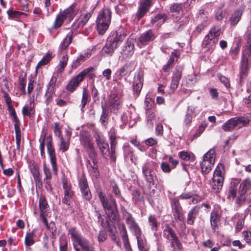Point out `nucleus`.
Instances as JSON below:
<instances>
[{"label": "nucleus", "mask_w": 251, "mask_h": 251, "mask_svg": "<svg viewBox=\"0 0 251 251\" xmlns=\"http://www.w3.org/2000/svg\"><path fill=\"white\" fill-rule=\"evenodd\" d=\"M117 48L116 44L113 43L111 40H110L108 38L105 45L102 49V51L105 54L111 56Z\"/></svg>", "instance_id": "nucleus-31"}, {"label": "nucleus", "mask_w": 251, "mask_h": 251, "mask_svg": "<svg viewBox=\"0 0 251 251\" xmlns=\"http://www.w3.org/2000/svg\"><path fill=\"white\" fill-rule=\"evenodd\" d=\"M250 121L247 117H236L227 121L223 125L222 128L225 131H231L247 126Z\"/></svg>", "instance_id": "nucleus-6"}, {"label": "nucleus", "mask_w": 251, "mask_h": 251, "mask_svg": "<svg viewBox=\"0 0 251 251\" xmlns=\"http://www.w3.org/2000/svg\"><path fill=\"white\" fill-rule=\"evenodd\" d=\"M72 32H69L66 37L61 42L59 47L60 51H63L68 48L72 41Z\"/></svg>", "instance_id": "nucleus-35"}, {"label": "nucleus", "mask_w": 251, "mask_h": 251, "mask_svg": "<svg viewBox=\"0 0 251 251\" xmlns=\"http://www.w3.org/2000/svg\"><path fill=\"white\" fill-rule=\"evenodd\" d=\"M178 156L180 158L185 161L193 162L195 160V156L191 152L187 151H181L178 153Z\"/></svg>", "instance_id": "nucleus-36"}, {"label": "nucleus", "mask_w": 251, "mask_h": 251, "mask_svg": "<svg viewBox=\"0 0 251 251\" xmlns=\"http://www.w3.org/2000/svg\"><path fill=\"white\" fill-rule=\"evenodd\" d=\"M76 6V4L74 3L68 8L57 15L52 28L53 29L58 28L62 25L65 21H67V22H70L72 21L77 12Z\"/></svg>", "instance_id": "nucleus-4"}, {"label": "nucleus", "mask_w": 251, "mask_h": 251, "mask_svg": "<svg viewBox=\"0 0 251 251\" xmlns=\"http://www.w3.org/2000/svg\"><path fill=\"white\" fill-rule=\"evenodd\" d=\"M7 13L8 16L11 18H19L22 15L24 14L22 12L14 11L12 10H8L7 11Z\"/></svg>", "instance_id": "nucleus-57"}, {"label": "nucleus", "mask_w": 251, "mask_h": 251, "mask_svg": "<svg viewBox=\"0 0 251 251\" xmlns=\"http://www.w3.org/2000/svg\"><path fill=\"white\" fill-rule=\"evenodd\" d=\"M244 240L249 244H251V232L249 231H244L242 232Z\"/></svg>", "instance_id": "nucleus-62"}, {"label": "nucleus", "mask_w": 251, "mask_h": 251, "mask_svg": "<svg viewBox=\"0 0 251 251\" xmlns=\"http://www.w3.org/2000/svg\"><path fill=\"white\" fill-rule=\"evenodd\" d=\"M231 186L229 188L227 198L230 200H233L237 194V185L235 183H231Z\"/></svg>", "instance_id": "nucleus-42"}, {"label": "nucleus", "mask_w": 251, "mask_h": 251, "mask_svg": "<svg viewBox=\"0 0 251 251\" xmlns=\"http://www.w3.org/2000/svg\"><path fill=\"white\" fill-rule=\"evenodd\" d=\"M51 59V56L50 55H46L44 56L41 60L38 63L37 67L45 65L47 64Z\"/></svg>", "instance_id": "nucleus-63"}, {"label": "nucleus", "mask_w": 251, "mask_h": 251, "mask_svg": "<svg viewBox=\"0 0 251 251\" xmlns=\"http://www.w3.org/2000/svg\"><path fill=\"white\" fill-rule=\"evenodd\" d=\"M207 125L208 123L206 121L202 122L197 130L195 136H199L204 131L205 128L207 126Z\"/></svg>", "instance_id": "nucleus-55"}, {"label": "nucleus", "mask_w": 251, "mask_h": 251, "mask_svg": "<svg viewBox=\"0 0 251 251\" xmlns=\"http://www.w3.org/2000/svg\"><path fill=\"white\" fill-rule=\"evenodd\" d=\"M220 220V217L215 211H212L210 215V223L212 229L215 231L217 228V224Z\"/></svg>", "instance_id": "nucleus-37"}, {"label": "nucleus", "mask_w": 251, "mask_h": 251, "mask_svg": "<svg viewBox=\"0 0 251 251\" xmlns=\"http://www.w3.org/2000/svg\"><path fill=\"white\" fill-rule=\"evenodd\" d=\"M92 16L91 12H84L81 14L76 23H74L75 25L76 24V27L82 28L88 21Z\"/></svg>", "instance_id": "nucleus-29"}, {"label": "nucleus", "mask_w": 251, "mask_h": 251, "mask_svg": "<svg viewBox=\"0 0 251 251\" xmlns=\"http://www.w3.org/2000/svg\"><path fill=\"white\" fill-rule=\"evenodd\" d=\"M126 31L122 29L119 31H116L112 34V35L108 37L110 40H111L113 43L116 44V46L118 47L120 43L123 41V40L126 37Z\"/></svg>", "instance_id": "nucleus-25"}, {"label": "nucleus", "mask_w": 251, "mask_h": 251, "mask_svg": "<svg viewBox=\"0 0 251 251\" xmlns=\"http://www.w3.org/2000/svg\"><path fill=\"white\" fill-rule=\"evenodd\" d=\"M221 33V28L219 26H214L210 30L208 35L213 38H218Z\"/></svg>", "instance_id": "nucleus-45"}, {"label": "nucleus", "mask_w": 251, "mask_h": 251, "mask_svg": "<svg viewBox=\"0 0 251 251\" xmlns=\"http://www.w3.org/2000/svg\"><path fill=\"white\" fill-rule=\"evenodd\" d=\"M99 198L106 214L109 217L110 220L116 221L118 218V215L116 209L115 200L112 198H110L109 200H108L105 195L102 192H99Z\"/></svg>", "instance_id": "nucleus-3"}, {"label": "nucleus", "mask_w": 251, "mask_h": 251, "mask_svg": "<svg viewBox=\"0 0 251 251\" xmlns=\"http://www.w3.org/2000/svg\"><path fill=\"white\" fill-rule=\"evenodd\" d=\"M40 217L42 220L44 225L49 228L48 222L46 219L49 214V206L45 197L41 196L39 200Z\"/></svg>", "instance_id": "nucleus-12"}, {"label": "nucleus", "mask_w": 251, "mask_h": 251, "mask_svg": "<svg viewBox=\"0 0 251 251\" xmlns=\"http://www.w3.org/2000/svg\"><path fill=\"white\" fill-rule=\"evenodd\" d=\"M60 144L59 145V149L62 152H65L67 151L70 145V138L61 137L60 139Z\"/></svg>", "instance_id": "nucleus-38"}, {"label": "nucleus", "mask_w": 251, "mask_h": 251, "mask_svg": "<svg viewBox=\"0 0 251 251\" xmlns=\"http://www.w3.org/2000/svg\"><path fill=\"white\" fill-rule=\"evenodd\" d=\"M174 219L176 221L182 222L184 220V217L182 212V210L178 211L172 212Z\"/></svg>", "instance_id": "nucleus-54"}, {"label": "nucleus", "mask_w": 251, "mask_h": 251, "mask_svg": "<svg viewBox=\"0 0 251 251\" xmlns=\"http://www.w3.org/2000/svg\"><path fill=\"white\" fill-rule=\"evenodd\" d=\"M96 141L97 145L99 147L100 150L103 155V156L107 159L108 157L112 160L110 157L111 151H109V146L107 142H106L104 137L99 134H97L95 135Z\"/></svg>", "instance_id": "nucleus-13"}, {"label": "nucleus", "mask_w": 251, "mask_h": 251, "mask_svg": "<svg viewBox=\"0 0 251 251\" xmlns=\"http://www.w3.org/2000/svg\"><path fill=\"white\" fill-rule=\"evenodd\" d=\"M142 174L148 183L150 184L153 183L155 175L149 162H146L143 165Z\"/></svg>", "instance_id": "nucleus-16"}, {"label": "nucleus", "mask_w": 251, "mask_h": 251, "mask_svg": "<svg viewBox=\"0 0 251 251\" xmlns=\"http://www.w3.org/2000/svg\"><path fill=\"white\" fill-rule=\"evenodd\" d=\"M224 172L223 164H219L214 171L211 184L212 188L216 193L220 192L223 187Z\"/></svg>", "instance_id": "nucleus-8"}, {"label": "nucleus", "mask_w": 251, "mask_h": 251, "mask_svg": "<svg viewBox=\"0 0 251 251\" xmlns=\"http://www.w3.org/2000/svg\"><path fill=\"white\" fill-rule=\"evenodd\" d=\"M151 1L152 0H144L143 2L141 3L137 14V17L138 20L142 18L146 13L151 4Z\"/></svg>", "instance_id": "nucleus-28"}, {"label": "nucleus", "mask_w": 251, "mask_h": 251, "mask_svg": "<svg viewBox=\"0 0 251 251\" xmlns=\"http://www.w3.org/2000/svg\"><path fill=\"white\" fill-rule=\"evenodd\" d=\"M163 237L171 243V247L174 249L180 250L182 245L179 241L175 231L169 226H167L163 230Z\"/></svg>", "instance_id": "nucleus-10"}, {"label": "nucleus", "mask_w": 251, "mask_h": 251, "mask_svg": "<svg viewBox=\"0 0 251 251\" xmlns=\"http://www.w3.org/2000/svg\"><path fill=\"white\" fill-rule=\"evenodd\" d=\"M201 111V109L198 106L191 105L188 106L186 113L189 114L193 117H195L200 113Z\"/></svg>", "instance_id": "nucleus-41"}, {"label": "nucleus", "mask_w": 251, "mask_h": 251, "mask_svg": "<svg viewBox=\"0 0 251 251\" xmlns=\"http://www.w3.org/2000/svg\"><path fill=\"white\" fill-rule=\"evenodd\" d=\"M181 77V71L179 68H176L173 74L170 88L175 91L178 87L179 82Z\"/></svg>", "instance_id": "nucleus-26"}, {"label": "nucleus", "mask_w": 251, "mask_h": 251, "mask_svg": "<svg viewBox=\"0 0 251 251\" xmlns=\"http://www.w3.org/2000/svg\"><path fill=\"white\" fill-rule=\"evenodd\" d=\"M79 186L81 192L89 188L87 180L84 178H81L79 181Z\"/></svg>", "instance_id": "nucleus-60"}, {"label": "nucleus", "mask_w": 251, "mask_h": 251, "mask_svg": "<svg viewBox=\"0 0 251 251\" xmlns=\"http://www.w3.org/2000/svg\"><path fill=\"white\" fill-rule=\"evenodd\" d=\"M218 41V38H213L208 34L205 36L202 42V46L206 50H213Z\"/></svg>", "instance_id": "nucleus-27"}, {"label": "nucleus", "mask_w": 251, "mask_h": 251, "mask_svg": "<svg viewBox=\"0 0 251 251\" xmlns=\"http://www.w3.org/2000/svg\"><path fill=\"white\" fill-rule=\"evenodd\" d=\"M68 61V57L67 55H64L61 57V59H60L58 64L59 68L57 70L58 73L61 74L63 72L65 68L66 67Z\"/></svg>", "instance_id": "nucleus-40"}, {"label": "nucleus", "mask_w": 251, "mask_h": 251, "mask_svg": "<svg viewBox=\"0 0 251 251\" xmlns=\"http://www.w3.org/2000/svg\"><path fill=\"white\" fill-rule=\"evenodd\" d=\"M251 180L249 178L244 179L239 186V194L245 195L246 192L251 189Z\"/></svg>", "instance_id": "nucleus-32"}, {"label": "nucleus", "mask_w": 251, "mask_h": 251, "mask_svg": "<svg viewBox=\"0 0 251 251\" xmlns=\"http://www.w3.org/2000/svg\"><path fill=\"white\" fill-rule=\"evenodd\" d=\"M124 156L126 158H129V156L133 154V151L128 145H125L124 147Z\"/></svg>", "instance_id": "nucleus-59"}, {"label": "nucleus", "mask_w": 251, "mask_h": 251, "mask_svg": "<svg viewBox=\"0 0 251 251\" xmlns=\"http://www.w3.org/2000/svg\"><path fill=\"white\" fill-rule=\"evenodd\" d=\"M134 40L128 38L125 45L122 47V53L126 57L132 56L134 52Z\"/></svg>", "instance_id": "nucleus-22"}, {"label": "nucleus", "mask_w": 251, "mask_h": 251, "mask_svg": "<svg viewBox=\"0 0 251 251\" xmlns=\"http://www.w3.org/2000/svg\"><path fill=\"white\" fill-rule=\"evenodd\" d=\"M56 79L52 77L47 85L45 99L46 103L48 104L52 100V95L54 92Z\"/></svg>", "instance_id": "nucleus-20"}, {"label": "nucleus", "mask_w": 251, "mask_h": 251, "mask_svg": "<svg viewBox=\"0 0 251 251\" xmlns=\"http://www.w3.org/2000/svg\"><path fill=\"white\" fill-rule=\"evenodd\" d=\"M81 145L87 150L92 151L93 150V143L90 136L81 135L80 138Z\"/></svg>", "instance_id": "nucleus-33"}, {"label": "nucleus", "mask_w": 251, "mask_h": 251, "mask_svg": "<svg viewBox=\"0 0 251 251\" xmlns=\"http://www.w3.org/2000/svg\"><path fill=\"white\" fill-rule=\"evenodd\" d=\"M122 99L120 95L112 93L108 98V104L111 111L116 113L122 106Z\"/></svg>", "instance_id": "nucleus-14"}, {"label": "nucleus", "mask_w": 251, "mask_h": 251, "mask_svg": "<svg viewBox=\"0 0 251 251\" xmlns=\"http://www.w3.org/2000/svg\"><path fill=\"white\" fill-rule=\"evenodd\" d=\"M245 8V5H241L231 14L229 19V22L231 26H235L239 22L244 11Z\"/></svg>", "instance_id": "nucleus-18"}, {"label": "nucleus", "mask_w": 251, "mask_h": 251, "mask_svg": "<svg viewBox=\"0 0 251 251\" xmlns=\"http://www.w3.org/2000/svg\"><path fill=\"white\" fill-rule=\"evenodd\" d=\"M216 157L215 151L214 149L209 150L203 156V159L201 163V167L203 174H208L213 167Z\"/></svg>", "instance_id": "nucleus-9"}, {"label": "nucleus", "mask_w": 251, "mask_h": 251, "mask_svg": "<svg viewBox=\"0 0 251 251\" xmlns=\"http://www.w3.org/2000/svg\"><path fill=\"white\" fill-rule=\"evenodd\" d=\"M111 11L108 8H104L98 16L96 23L99 33L103 34L108 29L111 22Z\"/></svg>", "instance_id": "nucleus-5"}, {"label": "nucleus", "mask_w": 251, "mask_h": 251, "mask_svg": "<svg viewBox=\"0 0 251 251\" xmlns=\"http://www.w3.org/2000/svg\"><path fill=\"white\" fill-rule=\"evenodd\" d=\"M143 85V75L142 73L135 74L133 82V89L137 96H138Z\"/></svg>", "instance_id": "nucleus-23"}, {"label": "nucleus", "mask_w": 251, "mask_h": 251, "mask_svg": "<svg viewBox=\"0 0 251 251\" xmlns=\"http://www.w3.org/2000/svg\"><path fill=\"white\" fill-rule=\"evenodd\" d=\"M92 50L87 49L84 52L81 53L78 57L82 60L83 62L88 59L92 54Z\"/></svg>", "instance_id": "nucleus-56"}, {"label": "nucleus", "mask_w": 251, "mask_h": 251, "mask_svg": "<svg viewBox=\"0 0 251 251\" xmlns=\"http://www.w3.org/2000/svg\"><path fill=\"white\" fill-rule=\"evenodd\" d=\"M200 209V207L197 205L193 207L189 211L187 218V223L188 224L192 225L194 223L195 220L199 213Z\"/></svg>", "instance_id": "nucleus-30"}, {"label": "nucleus", "mask_w": 251, "mask_h": 251, "mask_svg": "<svg viewBox=\"0 0 251 251\" xmlns=\"http://www.w3.org/2000/svg\"><path fill=\"white\" fill-rule=\"evenodd\" d=\"M90 100V97L86 91V90H84L83 91L82 97L81 101V104L80 106L81 107V110L83 111V108L85 107L86 104Z\"/></svg>", "instance_id": "nucleus-44"}, {"label": "nucleus", "mask_w": 251, "mask_h": 251, "mask_svg": "<svg viewBox=\"0 0 251 251\" xmlns=\"http://www.w3.org/2000/svg\"><path fill=\"white\" fill-rule=\"evenodd\" d=\"M155 38L154 33L151 30H149L143 33L139 38L137 46L142 48L149 42L153 41Z\"/></svg>", "instance_id": "nucleus-17"}, {"label": "nucleus", "mask_w": 251, "mask_h": 251, "mask_svg": "<svg viewBox=\"0 0 251 251\" xmlns=\"http://www.w3.org/2000/svg\"><path fill=\"white\" fill-rule=\"evenodd\" d=\"M149 222L150 226H151L152 230L156 231L157 229V224L155 217L151 215L149 217Z\"/></svg>", "instance_id": "nucleus-58"}, {"label": "nucleus", "mask_w": 251, "mask_h": 251, "mask_svg": "<svg viewBox=\"0 0 251 251\" xmlns=\"http://www.w3.org/2000/svg\"><path fill=\"white\" fill-rule=\"evenodd\" d=\"M182 9V4L175 3L171 5L170 10L172 12H179Z\"/></svg>", "instance_id": "nucleus-64"}, {"label": "nucleus", "mask_w": 251, "mask_h": 251, "mask_svg": "<svg viewBox=\"0 0 251 251\" xmlns=\"http://www.w3.org/2000/svg\"><path fill=\"white\" fill-rule=\"evenodd\" d=\"M109 139L110 141V149H111V154L110 157L113 161H115L116 156L115 155V149L117 145V142L116 141V130L112 127L110 129L108 133Z\"/></svg>", "instance_id": "nucleus-19"}, {"label": "nucleus", "mask_w": 251, "mask_h": 251, "mask_svg": "<svg viewBox=\"0 0 251 251\" xmlns=\"http://www.w3.org/2000/svg\"><path fill=\"white\" fill-rule=\"evenodd\" d=\"M138 248L139 251H149V248L147 246L146 242L145 239L137 241Z\"/></svg>", "instance_id": "nucleus-53"}, {"label": "nucleus", "mask_w": 251, "mask_h": 251, "mask_svg": "<svg viewBox=\"0 0 251 251\" xmlns=\"http://www.w3.org/2000/svg\"><path fill=\"white\" fill-rule=\"evenodd\" d=\"M94 70V68L92 67H90L88 68L84 69L82 72L86 71V73L82 74V80L83 79L84 76H87L89 79H93L95 76V74L93 73L92 72Z\"/></svg>", "instance_id": "nucleus-51"}, {"label": "nucleus", "mask_w": 251, "mask_h": 251, "mask_svg": "<svg viewBox=\"0 0 251 251\" xmlns=\"http://www.w3.org/2000/svg\"><path fill=\"white\" fill-rule=\"evenodd\" d=\"M147 116V123L148 125L152 126L153 125V120L155 118V110L146 111Z\"/></svg>", "instance_id": "nucleus-50"}, {"label": "nucleus", "mask_w": 251, "mask_h": 251, "mask_svg": "<svg viewBox=\"0 0 251 251\" xmlns=\"http://www.w3.org/2000/svg\"><path fill=\"white\" fill-rule=\"evenodd\" d=\"M145 106L146 111L150 110H154V101L150 98H146L145 102Z\"/></svg>", "instance_id": "nucleus-48"}, {"label": "nucleus", "mask_w": 251, "mask_h": 251, "mask_svg": "<svg viewBox=\"0 0 251 251\" xmlns=\"http://www.w3.org/2000/svg\"><path fill=\"white\" fill-rule=\"evenodd\" d=\"M43 171L45 176L44 180L47 184H49L51 179V175L50 168L46 165V163L43 164Z\"/></svg>", "instance_id": "nucleus-46"}, {"label": "nucleus", "mask_w": 251, "mask_h": 251, "mask_svg": "<svg viewBox=\"0 0 251 251\" xmlns=\"http://www.w3.org/2000/svg\"><path fill=\"white\" fill-rule=\"evenodd\" d=\"M33 108L32 106V102H30L29 105H25L22 109V113L24 116H29L33 112Z\"/></svg>", "instance_id": "nucleus-52"}, {"label": "nucleus", "mask_w": 251, "mask_h": 251, "mask_svg": "<svg viewBox=\"0 0 251 251\" xmlns=\"http://www.w3.org/2000/svg\"><path fill=\"white\" fill-rule=\"evenodd\" d=\"M85 73L86 71L81 72L71 79L66 86V90L70 92H74L78 86L80 82L82 81V74Z\"/></svg>", "instance_id": "nucleus-21"}, {"label": "nucleus", "mask_w": 251, "mask_h": 251, "mask_svg": "<svg viewBox=\"0 0 251 251\" xmlns=\"http://www.w3.org/2000/svg\"><path fill=\"white\" fill-rule=\"evenodd\" d=\"M34 230L31 232H28L26 233L25 237V244L26 246H30L32 245L34 241Z\"/></svg>", "instance_id": "nucleus-47"}, {"label": "nucleus", "mask_w": 251, "mask_h": 251, "mask_svg": "<svg viewBox=\"0 0 251 251\" xmlns=\"http://www.w3.org/2000/svg\"><path fill=\"white\" fill-rule=\"evenodd\" d=\"M40 142V150L42 158H45V152L44 151V147L45 142L48 149V153L50 157V162L51 165L53 173L55 175H57L58 169L56 164V158L55 153V150L52 144V138L50 136H48L46 138L45 135L43 136V138H40L39 140Z\"/></svg>", "instance_id": "nucleus-2"}, {"label": "nucleus", "mask_w": 251, "mask_h": 251, "mask_svg": "<svg viewBox=\"0 0 251 251\" xmlns=\"http://www.w3.org/2000/svg\"><path fill=\"white\" fill-rule=\"evenodd\" d=\"M121 119L124 125H126L128 121L130 124L134 125L136 123L138 119V115L135 111L131 112L130 111H127L123 113L121 115Z\"/></svg>", "instance_id": "nucleus-24"}, {"label": "nucleus", "mask_w": 251, "mask_h": 251, "mask_svg": "<svg viewBox=\"0 0 251 251\" xmlns=\"http://www.w3.org/2000/svg\"><path fill=\"white\" fill-rule=\"evenodd\" d=\"M247 45L244 47L240 67L239 76L241 80L246 76L249 70L251 62V30H248L245 34Z\"/></svg>", "instance_id": "nucleus-1"}, {"label": "nucleus", "mask_w": 251, "mask_h": 251, "mask_svg": "<svg viewBox=\"0 0 251 251\" xmlns=\"http://www.w3.org/2000/svg\"><path fill=\"white\" fill-rule=\"evenodd\" d=\"M129 229L131 233L136 237L137 241L144 239L141 230L138 224Z\"/></svg>", "instance_id": "nucleus-39"}, {"label": "nucleus", "mask_w": 251, "mask_h": 251, "mask_svg": "<svg viewBox=\"0 0 251 251\" xmlns=\"http://www.w3.org/2000/svg\"><path fill=\"white\" fill-rule=\"evenodd\" d=\"M68 234L71 236L72 240L77 243L83 251H95L89 241L83 237L75 228H70Z\"/></svg>", "instance_id": "nucleus-7"}, {"label": "nucleus", "mask_w": 251, "mask_h": 251, "mask_svg": "<svg viewBox=\"0 0 251 251\" xmlns=\"http://www.w3.org/2000/svg\"><path fill=\"white\" fill-rule=\"evenodd\" d=\"M19 125L20 122L19 123H15L14 127L16 133V140H21V133Z\"/></svg>", "instance_id": "nucleus-61"}, {"label": "nucleus", "mask_w": 251, "mask_h": 251, "mask_svg": "<svg viewBox=\"0 0 251 251\" xmlns=\"http://www.w3.org/2000/svg\"><path fill=\"white\" fill-rule=\"evenodd\" d=\"M135 67L136 64L134 61L127 62L116 71L115 73L116 79L121 80L124 77L128 76L135 70Z\"/></svg>", "instance_id": "nucleus-11"}, {"label": "nucleus", "mask_w": 251, "mask_h": 251, "mask_svg": "<svg viewBox=\"0 0 251 251\" xmlns=\"http://www.w3.org/2000/svg\"><path fill=\"white\" fill-rule=\"evenodd\" d=\"M62 186L64 191V197L62 199V202L67 205H69L71 200L74 195V192L72 190L71 184L68 182L65 179H63Z\"/></svg>", "instance_id": "nucleus-15"}, {"label": "nucleus", "mask_w": 251, "mask_h": 251, "mask_svg": "<svg viewBox=\"0 0 251 251\" xmlns=\"http://www.w3.org/2000/svg\"><path fill=\"white\" fill-rule=\"evenodd\" d=\"M123 216L129 229L131 228V227L138 224L136 222L134 218L132 217V215L127 212L126 210H125L123 212Z\"/></svg>", "instance_id": "nucleus-34"}, {"label": "nucleus", "mask_w": 251, "mask_h": 251, "mask_svg": "<svg viewBox=\"0 0 251 251\" xmlns=\"http://www.w3.org/2000/svg\"><path fill=\"white\" fill-rule=\"evenodd\" d=\"M171 207L172 212L181 210L182 207L180 206L178 200L176 199H172L171 201Z\"/></svg>", "instance_id": "nucleus-49"}, {"label": "nucleus", "mask_w": 251, "mask_h": 251, "mask_svg": "<svg viewBox=\"0 0 251 251\" xmlns=\"http://www.w3.org/2000/svg\"><path fill=\"white\" fill-rule=\"evenodd\" d=\"M166 19V16L165 15L158 14L154 19L151 20V23L153 25L157 23V25L160 26L165 22Z\"/></svg>", "instance_id": "nucleus-43"}]
</instances>
